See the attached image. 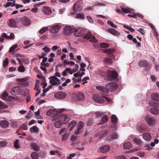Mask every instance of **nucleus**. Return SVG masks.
Masks as SVG:
<instances>
[{
	"mask_svg": "<svg viewBox=\"0 0 159 159\" xmlns=\"http://www.w3.org/2000/svg\"><path fill=\"white\" fill-rule=\"evenodd\" d=\"M46 114L47 115L54 118L55 116L58 115L59 114L57 110H51L48 111L47 112Z\"/></svg>",
	"mask_w": 159,
	"mask_h": 159,
	"instance_id": "ddd939ff",
	"label": "nucleus"
},
{
	"mask_svg": "<svg viewBox=\"0 0 159 159\" xmlns=\"http://www.w3.org/2000/svg\"><path fill=\"white\" fill-rule=\"evenodd\" d=\"M61 28V26L60 25H56L51 27L49 31L52 33L55 34L57 33Z\"/></svg>",
	"mask_w": 159,
	"mask_h": 159,
	"instance_id": "9d476101",
	"label": "nucleus"
},
{
	"mask_svg": "<svg viewBox=\"0 0 159 159\" xmlns=\"http://www.w3.org/2000/svg\"><path fill=\"white\" fill-rule=\"evenodd\" d=\"M21 65L19 66L18 67V70L21 72H23L25 71V68L23 65L22 64H20Z\"/></svg>",
	"mask_w": 159,
	"mask_h": 159,
	"instance_id": "ea45409f",
	"label": "nucleus"
},
{
	"mask_svg": "<svg viewBox=\"0 0 159 159\" xmlns=\"http://www.w3.org/2000/svg\"><path fill=\"white\" fill-rule=\"evenodd\" d=\"M138 128L139 130L141 131H143L145 129V128L143 125H142L141 126H140L139 127V128Z\"/></svg>",
	"mask_w": 159,
	"mask_h": 159,
	"instance_id": "680f3d73",
	"label": "nucleus"
},
{
	"mask_svg": "<svg viewBox=\"0 0 159 159\" xmlns=\"http://www.w3.org/2000/svg\"><path fill=\"white\" fill-rule=\"evenodd\" d=\"M42 10L44 13L46 14H49L52 13V11L50 8L47 6L44 7Z\"/></svg>",
	"mask_w": 159,
	"mask_h": 159,
	"instance_id": "b1692460",
	"label": "nucleus"
},
{
	"mask_svg": "<svg viewBox=\"0 0 159 159\" xmlns=\"http://www.w3.org/2000/svg\"><path fill=\"white\" fill-rule=\"evenodd\" d=\"M9 96L8 95V94L6 92H4L1 95V98L4 100L7 101L9 99Z\"/></svg>",
	"mask_w": 159,
	"mask_h": 159,
	"instance_id": "2f4dec72",
	"label": "nucleus"
},
{
	"mask_svg": "<svg viewBox=\"0 0 159 159\" xmlns=\"http://www.w3.org/2000/svg\"><path fill=\"white\" fill-rule=\"evenodd\" d=\"M111 121L112 123L115 124L118 121V119L115 115H112L111 116Z\"/></svg>",
	"mask_w": 159,
	"mask_h": 159,
	"instance_id": "4c0bfd02",
	"label": "nucleus"
},
{
	"mask_svg": "<svg viewBox=\"0 0 159 159\" xmlns=\"http://www.w3.org/2000/svg\"><path fill=\"white\" fill-rule=\"evenodd\" d=\"M103 98L96 94H94L93 96V100L95 102H98L101 103L104 100Z\"/></svg>",
	"mask_w": 159,
	"mask_h": 159,
	"instance_id": "f3484780",
	"label": "nucleus"
},
{
	"mask_svg": "<svg viewBox=\"0 0 159 159\" xmlns=\"http://www.w3.org/2000/svg\"><path fill=\"white\" fill-rule=\"evenodd\" d=\"M115 50L114 49H107L103 51L105 53H107L108 54V58L105 59L104 60V63L106 64H109L111 62V59H114V56L113 53L115 52Z\"/></svg>",
	"mask_w": 159,
	"mask_h": 159,
	"instance_id": "7ed1b4c3",
	"label": "nucleus"
},
{
	"mask_svg": "<svg viewBox=\"0 0 159 159\" xmlns=\"http://www.w3.org/2000/svg\"><path fill=\"white\" fill-rule=\"evenodd\" d=\"M148 64L147 61L145 60H141L138 62V65L140 67H146Z\"/></svg>",
	"mask_w": 159,
	"mask_h": 159,
	"instance_id": "412c9836",
	"label": "nucleus"
},
{
	"mask_svg": "<svg viewBox=\"0 0 159 159\" xmlns=\"http://www.w3.org/2000/svg\"><path fill=\"white\" fill-rule=\"evenodd\" d=\"M152 99L154 100L159 101V94L153 93L152 95Z\"/></svg>",
	"mask_w": 159,
	"mask_h": 159,
	"instance_id": "7c9ffc66",
	"label": "nucleus"
},
{
	"mask_svg": "<svg viewBox=\"0 0 159 159\" xmlns=\"http://www.w3.org/2000/svg\"><path fill=\"white\" fill-rule=\"evenodd\" d=\"M107 24L110 25L112 27L115 28H117V26L116 25L114 24L112 22H111V20H108L107 21Z\"/></svg>",
	"mask_w": 159,
	"mask_h": 159,
	"instance_id": "8fccbe9b",
	"label": "nucleus"
},
{
	"mask_svg": "<svg viewBox=\"0 0 159 159\" xmlns=\"http://www.w3.org/2000/svg\"><path fill=\"white\" fill-rule=\"evenodd\" d=\"M57 116H58V118L59 119L61 120L62 123L63 124H66L68 121L69 119L67 116L65 114H59Z\"/></svg>",
	"mask_w": 159,
	"mask_h": 159,
	"instance_id": "423d86ee",
	"label": "nucleus"
},
{
	"mask_svg": "<svg viewBox=\"0 0 159 159\" xmlns=\"http://www.w3.org/2000/svg\"><path fill=\"white\" fill-rule=\"evenodd\" d=\"M145 119L147 121L148 125L150 126H153L156 123V120L154 117H151L148 116L145 117Z\"/></svg>",
	"mask_w": 159,
	"mask_h": 159,
	"instance_id": "20e7f679",
	"label": "nucleus"
},
{
	"mask_svg": "<svg viewBox=\"0 0 159 159\" xmlns=\"http://www.w3.org/2000/svg\"><path fill=\"white\" fill-rule=\"evenodd\" d=\"M22 23L26 26H30L31 21L30 19L27 17H24L22 19Z\"/></svg>",
	"mask_w": 159,
	"mask_h": 159,
	"instance_id": "2eb2a0df",
	"label": "nucleus"
},
{
	"mask_svg": "<svg viewBox=\"0 0 159 159\" xmlns=\"http://www.w3.org/2000/svg\"><path fill=\"white\" fill-rule=\"evenodd\" d=\"M143 139L146 141H149L151 139V136L148 133H144L143 134Z\"/></svg>",
	"mask_w": 159,
	"mask_h": 159,
	"instance_id": "cd10ccee",
	"label": "nucleus"
},
{
	"mask_svg": "<svg viewBox=\"0 0 159 159\" xmlns=\"http://www.w3.org/2000/svg\"><path fill=\"white\" fill-rule=\"evenodd\" d=\"M53 120L54 121V125L56 127L59 128L61 127L62 122L59 119L57 116H56L53 118Z\"/></svg>",
	"mask_w": 159,
	"mask_h": 159,
	"instance_id": "4468645a",
	"label": "nucleus"
},
{
	"mask_svg": "<svg viewBox=\"0 0 159 159\" xmlns=\"http://www.w3.org/2000/svg\"><path fill=\"white\" fill-rule=\"evenodd\" d=\"M84 125V123L82 121H80L77 123V129L75 132V134L76 135H78L80 133V130L83 127Z\"/></svg>",
	"mask_w": 159,
	"mask_h": 159,
	"instance_id": "6e6552de",
	"label": "nucleus"
},
{
	"mask_svg": "<svg viewBox=\"0 0 159 159\" xmlns=\"http://www.w3.org/2000/svg\"><path fill=\"white\" fill-rule=\"evenodd\" d=\"M58 48V47L57 46H53L51 48V49L53 52H55Z\"/></svg>",
	"mask_w": 159,
	"mask_h": 159,
	"instance_id": "69168bd1",
	"label": "nucleus"
},
{
	"mask_svg": "<svg viewBox=\"0 0 159 159\" xmlns=\"http://www.w3.org/2000/svg\"><path fill=\"white\" fill-rule=\"evenodd\" d=\"M49 79L50 80V83L52 85H55L60 82V80L55 75L51 76Z\"/></svg>",
	"mask_w": 159,
	"mask_h": 159,
	"instance_id": "0eeeda50",
	"label": "nucleus"
},
{
	"mask_svg": "<svg viewBox=\"0 0 159 159\" xmlns=\"http://www.w3.org/2000/svg\"><path fill=\"white\" fill-rule=\"evenodd\" d=\"M96 89L100 91V93L104 95H106L108 91L106 88L104 87L98 86L96 87Z\"/></svg>",
	"mask_w": 159,
	"mask_h": 159,
	"instance_id": "a211bd4d",
	"label": "nucleus"
},
{
	"mask_svg": "<svg viewBox=\"0 0 159 159\" xmlns=\"http://www.w3.org/2000/svg\"><path fill=\"white\" fill-rule=\"evenodd\" d=\"M73 9L75 12L80 11L81 10V7L80 2L77 1L75 3L73 7Z\"/></svg>",
	"mask_w": 159,
	"mask_h": 159,
	"instance_id": "9b49d317",
	"label": "nucleus"
},
{
	"mask_svg": "<svg viewBox=\"0 0 159 159\" xmlns=\"http://www.w3.org/2000/svg\"><path fill=\"white\" fill-rule=\"evenodd\" d=\"M30 146L32 149L34 150L38 151L39 150V148L37 144L35 142H32L30 143Z\"/></svg>",
	"mask_w": 159,
	"mask_h": 159,
	"instance_id": "393cba45",
	"label": "nucleus"
},
{
	"mask_svg": "<svg viewBox=\"0 0 159 159\" xmlns=\"http://www.w3.org/2000/svg\"><path fill=\"white\" fill-rule=\"evenodd\" d=\"M106 87L107 91L112 92L117 88V86L116 83L111 82L107 84Z\"/></svg>",
	"mask_w": 159,
	"mask_h": 159,
	"instance_id": "39448f33",
	"label": "nucleus"
},
{
	"mask_svg": "<svg viewBox=\"0 0 159 159\" xmlns=\"http://www.w3.org/2000/svg\"><path fill=\"white\" fill-rule=\"evenodd\" d=\"M75 67L73 69L74 72H76L78 70L79 68V66L77 64H75Z\"/></svg>",
	"mask_w": 159,
	"mask_h": 159,
	"instance_id": "e2e57ef3",
	"label": "nucleus"
},
{
	"mask_svg": "<svg viewBox=\"0 0 159 159\" xmlns=\"http://www.w3.org/2000/svg\"><path fill=\"white\" fill-rule=\"evenodd\" d=\"M15 57H16V59L20 64H21L22 61H24L25 57L23 54L16 53L15 55Z\"/></svg>",
	"mask_w": 159,
	"mask_h": 159,
	"instance_id": "dca6fc26",
	"label": "nucleus"
},
{
	"mask_svg": "<svg viewBox=\"0 0 159 159\" xmlns=\"http://www.w3.org/2000/svg\"><path fill=\"white\" fill-rule=\"evenodd\" d=\"M109 139H117L118 138V136L116 133L113 132L110 134L109 135Z\"/></svg>",
	"mask_w": 159,
	"mask_h": 159,
	"instance_id": "c85d7f7f",
	"label": "nucleus"
},
{
	"mask_svg": "<svg viewBox=\"0 0 159 159\" xmlns=\"http://www.w3.org/2000/svg\"><path fill=\"white\" fill-rule=\"evenodd\" d=\"M66 130L65 128H63L59 132V134L60 135L62 134H65Z\"/></svg>",
	"mask_w": 159,
	"mask_h": 159,
	"instance_id": "4d7b16f0",
	"label": "nucleus"
},
{
	"mask_svg": "<svg viewBox=\"0 0 159 159\" xmlns=\"http://www.w3.org/2000/svg\"><path fill=\"white\" fill-rule=\"evenodd\" d=\"M99 74L101 77H104L106 76V79L108 80H117V73L114 70L109 72L107 75L106 73L103 71H100Z\"/></svg>",
	"mask_w": 159,
	"mask_h": 159,
	"instance_id": "f03ea898",
	"label": "nucleus"
},
{
	"mask_svg": "<svg viewBox=\"0 0 159 159\" xmlns=\"http://www.w3.org/2000/svg\"><path fill=\"white\" fill-rule=\"evenodd\" d=\"M42 50H43L44 52H42L41 55L43 56H45L50 51V49L49 47H45L43 48Z\"/></svg>",
	"mask_w": 159,
	"mask_h": 159,
	"instance_id": "a878e982",
	"label": "nucleus"
},
{
	"mask_svg": "<svg viewBox=\"0 0 159 159\" xmlns=\"http://www.w3.org/2000/svg\"><path fill=\"white\" fill-rule=\"evenodd\" d=\"M16 80L17 81L20 82L21 84H23V85L27 83V79L26 78L18 79Z\"/></svg>",
	"mask_w": 159,
	"mask_h": 159,
	"instance_id": "72a5a7b5",
	"label": "nucleus"
},
{
	"mask_svg": "<svg viewBox=\"0 0 159 159\" xmlns=\"http://www.w3.org/2000/svg\"><path fill=\"white\" fill-rule=\"evenodd\" d=\"M63 63L64 64L66 65H69L70 66L75 64V63L74 61H68L66 60H64Z\"/></svg>",
	"mask_w": 159,
	"mask_h": 159,
	"instance_id": "c9c22d12",
	"label": "nucleus"
},
{
	"mask_svg": "<svg viewBox=\"0 0 159 159\" xmlns=\"http://www.w3.org/2000/svg\"><path fill=\"white\" fill-rule=\"evenodd\" d=\"M108 120V117L106 116H105L102 117V119L101 120L100 123H99V125L102 124L106 122H107Z\"/></svg>",
	"mask_w": 159,
	"mask_h": 159,
	"instance_id": "e433bc0d",
	"label": "nucleus"
},
{
	"mask_svg": "<svg viewBox=\"0 0 159 159\" xmlns=\"http://www.w3.org/2000/svg\"><path fill=\"white\" fill-rule=\"evenodd\" d=\"M100 46L102 48H107L109 47V45L108 43H102L100 44Z\"/></svg>",
	"mask_w": 159,
	"mask_h": 159,
	"instance_id": "de8ad7c7",
	"label": "nucleus"
},
{
	"mask_svg": "<svg viewBox=\"0 0 159 159\" xmlns=\"http://www.w3.org/2000/svg\"><path fill=\"white\" fill-rule=\"evenodd\" d=\"M76 124V122L74 121H71L68 124V126L71 129H72L75 126Z\"/></svg>",
	"mask_w": 159,
	"mask_h": 159,
	"instance_id": "a18cd8bd",
	"label": "nucleus"
},
{
	"mask_svg": "<svg viewBox=\"0 0 159 159\" xmlns=\"http://www.w3.org/2000/svg\"><path fill=\"white\" fill-rule=\"evenodd\" d=\"M66 96V93L62 92H57L54 94L55 97L58 99H64Z\"/></svg>",
	"mask_w": 159,
	"mask_h": 159,
	"instance_id": "1a4fd4ad",
	"label": "nucleus"
},
{
	"mask_svg": "<svg viewBox=\"0 0 159 159\" xmlns=\"http://www.w3.org/2000/svg\"><path fill=\"white\" fill-rule=\"evenodd\" d=\"M100 151L103 153H104L108 152L110 149V147L109 146L106 145L102 146L100 148Z\"/></svg>",
	"mask_w": 159,
	"mask_h": 159,
	"instance_id": "6ab92c4d",
	"label": "nucleus"
},
{
	"mask_svg": "<svg viewBox=\"0 0 159 159\" xmlns=\"http://www.w3.org/2000/svg\"><path fill=\"white\" fill-rule=\"evenodd\" d=\"M152 112L154 114H157L158 113V110L157 108H155L152 110Z\"/></svg>",
	"mask_w": 159,
	"mask_h": 159,
	"instance_id": "0e129e2a",
	"label": "nucleus"
},
{
	"mask_svg": "<svg viewBox=\"0 0 159 159\" xmlns=\"http://www.w3.org/2000/svg\"><path fill=\"white\" fill-rule=\"evenodd\" d=\"M67 73H69L70 74H72L74 72L73 70L70 68H66L64 71L62 72V75L65 77Z\"/></svg>",
	"mask_w": 159,
	"mask_h": 159,
	"instance_id": "aec40b11",
	"label": "nucleus"
},
{
	"mask_svg": "<svg viewBox=\"0 0 159 159\" xmlns=\"http://www.w3.org/2000/svg\"><path fill=\"white\" fill-rule=\"evenodd\" d=\"M7 144V142L5 141H1L0 142V147H4Z\"/></svg>",
	"mask_w": 159,
	"mask_h": 159,
	"instance_id": "603ef678",
	"label": "nucleus"
},
{
	"mask_svg": "<svg viewBox=\"0 0 159 159\" xmlns=\"http://www.w3.org/2000/svg\"><path fill=\"white\" fill-rule=\"evenodd\" d=\"M93 124V121L92 119H89L87 121V124L88 126H92Z\"/></svg>",
	"mask_w": 159,
	"mask_h": 159,
	"instance_id": "6e6d98bb",
	"label": "nucleus"
},
{
	"mask_svg": "<svg viewBox=\"0 0 159 159\" xmlns=\"http://www.w3.org/2000/svg\"><path fill=\"white\" fill-rule=\"evenodd\" d=\"M8 39H13L14 37V35L13 34L11 33H8Z\"/></svg>",
	"mask_w": 159,
	"mask_h": 159,
	"instance_id": "13d9d810",
	"label": "nucleus"
},
{
	"mask_svg": "<svg viewBox=\"0 0 159 159\" xmlns=\"http://www.w3.org/2000/svg\"><path fill=\"white\" fill-rule=\"evenodd\" d=\"M40 112L39 110V109H38L37 112H35L34 114L36 118L42 119L43 118V117L40 116Z\"/></svg>",
	"mask_w": 159,
	"mask_h": 159,
	"instance_id": "37998d69",
	"label": "nucleus"
},
{
	"mask_svg": "<svg viewBox=\"0 0 159 159\" xmlns=\"http://www.w3.org/2000/svg\"><path fill=\"white\" fill-rule=\"evenodd\" d=\"M16 68L14 67H11L9 68V71L10 72H12L16 70Z\"/></svg>",
	"mask_w": 159,
	"mask_h": 159,
	"instance_id": "052dcab7",
	"label": "nucleus"
},
{
	"mask_svg": "<svg viewBox=\"0 0 159 159\" xmlns=\"http://www.w3.org/2000/svg\"><path fill=\"white\" fill-rule=\"evenodd\" d=\"M22 91L21 87L19 86H15L13 87L11 91L12 95H16L20 92Z\"/></svg>",
	"mask_w": 159,
	"mask_h": 159,
	"instance_id": "f8f14e48",
	"label": "nucleus"
},
{
	"mask_svg": "<svg viewBox=\"0 0 159 159\" xmlns=\"http://www.w3.org/2000/svg\"><path fill=\"white\" fill-rule=\"evenodd\" d=\"M84 98V96L82 93L79 92L78 93L77 95V99L78 100L81 101L83 100Z\"/></svg>",
	"mask_w": 159,
	"mask_h": 159,
	"instance_id": "f704fd0d",
	"label": "nucleus"
},
{
	"mask_svg": "<svg viewBox=\"0 0 159 159\" xmlns=\"http://www.w3.org/2000/svg\"><path fill=\"white\" fill-rule=\"evenodd\" d=\"M121 9L122 11L125 13H131L133 10L129 8H124L121 7Z\"/></svg>",
	"mask_w": 159,
	"mask_h": 159,
	"instance_id": "c756f323",
	"label": "nucleus"
},
{
	"mask_svg": "<svg viewBox=\"0 0 159 159\" xmlns=\"http://www.w3.org/2000/svg\"><path fill=\"white\" fill-rule=\"evenodd\" d=\"M132 147V145L129 142H127L123 143V148L125 149H130Z\"/></svg>",
	"mask_w": 159,
	"mask_h": 159,
	"instance_id": "bb28decb",
	"label": "nucleus"
},
{
	"mask_svg": "<svg viewBox=\"0 0 159 159\" xmlns=\"http://www.w3.org/2000/svg\"><path fill=\"white\" fill-rule=\"evenodd\" d=\"M89 41L93 43H95L97 41V40L94 36H91Z\"/></svg>",
	"mask_w": 159,
	"mask_h": 159,
	"instance_id": "bf43d9fd",
	"label": "nucleus"
},
{
	"mask_svg": "<svg viewBox=\"0 0 159 159\" xmlns=\"http://www.w3.org/2000/svg\"><path fill=\"white\" fill-rule=\"evenodd\" d=\"M30 131L32 133H37L39 132V129L36 126H34L30 128Z\"/></svg>",
	"mask_w": 159,
	"mask_h": 159,
	"instance_id": "473e14b6",
	"label": "nucleus"
},
{
	"mask_svg": "<svg viewBox=\"0 0 159 159\" xmlns=\"http://www.w3.org/2000/svg\"><path fill=\"white\" fill-rule=\"evenodd\" d=\"M7 107V106L6 105L0 101V109H5Z\"/></svg>",
	"mask_w": 159,
	"mask_h": 159,
	"instance_id": "864d4df0",
	"label": "nucleus"
},
{
	"mask_svg": "<svg viewBox=\"0 0 159 159\" xmlns=\"http://www.w3.org/2000/svg\"><path fill=\"white\" fill-rule=\"evenodd\" d=\"M134 142L138 145H141L142 144V142L141 140L137 138H134Z\"/></svg>",
	"mask_w": 159,
	"mask_h": 159,
	"instance_id": "58836bf2",
	"label": "nucleus"
},
{
	"mask_svg": "<svg viewBox=\"0 0 159 159\" xmlns=\"http://www.w3.org/2000/svg\"><path fill=\"white\" fill-rule=\"evenodd\" d=\"M7 24L9 26L14 27L16 25V22L15 19L11 18L8 20Z\"/></svg>",
	"mask_w": 159,
	"mask_h": 159,
	"instance_id": "5701e85b",
	"label": "nucleus"
},
{
	"mask_svg": "<svg viewBox=\"0 0 159 159\" xmlns=\"http://www.w3.org/2000/svg\"><path fill=\"white\" fill-rule=\"evenodd\" d=\"M48 27H45L42 28L39 31V33L42 34L45 32L46 31L48 30Z\"/></svg>",
	"mask_w": 159,
	"mask_h": 159,
	"instance_id": "3c124183",
	"label": "nucleus"
},
{
	"mask_svg": "<svg viewBox=\"0 0 159 159\" xmlns=\"http://www.w3.org/2000/svg\"><path fill=\"white\" fill-rule=\"evenodd\" d=\"M76 18L77 19H84V15L83 14L81 13H78L76 16Z\"/></svg>",
	"mask_w": 159,
	"mask_h": 159,
	"instance_id": "09e8293b",
	"label": "nucleus"
},
{
	"mask_svg": "<svg viewBox=\"0 0 159 159\" xmlns=\"http://www.w3.org/2000/svg\"><path fill=\"white\" fill-rule=\"evenodd\" d=\"M2 37L4 38L5 39H8V34H7L5 33H2L1 35Z\"/></svg>",
	"mask_w": 159,
	"mask_h": 159,
	"instance_id": "338daca9",
	"label": "nucleus"
},
{
	"mask_svg": "<svg viewBox=\"0 0 159 159\" xmlns=\"http://www.w3.org/2000/svg\"><path fill=\"white\" fill-rule=\"evenodd\" d=\"M15 1L14 0L13 1V2L11 3L10 2H7L5 5V7H8L10 6H11V7H12L13 6H14L15 5Z\"/></svg>",
	"mask_w": 159,
	"mask_h": 159,
	"instance_id": "79ce46f5",
	"label": "nucleus"
},
{
	"mask_svg": "<svg viewBox=\"0 0 159 159\" xmlns=\"http://www.w3.org/2000/svg\"><path fill=\"white\" fill-rule=\"evenodd\" d=\"M19 140L18 139L16 140L14 142V146L15 148L18 149L20 147V144L19 143Z\"/></svg>",
	"mask_w": 159,
	"mask_h": 159,
	"instance_id": "49530a36",
	"label": "nucleus"
},
{
	"mask_svg": "<svg viewBox=\"0 0 159 159\" xmlns=\"http://www.w3.org/2000/svg\"><path fill=\"white\" fill-rule=\"evenodd\" d=\"M31 157L32 159H38V153L36 152H33L31 154Z\"/></svg>",
	"mask_w": 159,
	"mask_h": 159,
	"instance_id": "a19ab883",
	"label": "nucleus"
},
{
	"mask_svg": "<svg viewBox=\"0 0 159 159\" xmlns=\"http://www.w3.org/2000/svg\"><path fill=\"white\" fill-rule=\"evenodd\" d=\"M8 64V60L7 58H6L3 62V66L5 67L7 66Z\"/></svg>",
	"mask_w": 159,
	"mask_h": 159,
	"instance_id": "5fc2aeb1",
	"label": "nucleus"
},
{
	"mask_svg": "<svg viewBox=\"0 0 159 159\" xmlns=\"http://www.w3.org/2000/svg\"><path fill=\"white\" fill-rule=\"evenodd\" d=\"M2 118H0V125L2 127L6 128L8 125V122L5 120H2Z\"/></svg>",
	"mask_w": 159,
	"mask_h": 159,
	"instance_id": "4be33fe9",
	"label": "nucleus"
},
{
	"mask_svg": "<svg viewBox=\"0 0 159 159\" xmlns=\"http://www.w3.org/2000/svg\"><path fill=\"white\" fill-rule=\"evenodd\" d=\"M64 30L66 34H68L71 33H74V35L77 37L83 36L85 34L84 30L81 28H75L67 25L64 27Z\"/></svg>",
	"mask_w": 159,
	"mask_h": 159,
	"instance_id": "f257e3e1",
	"label": "nucleus"
},
{
	"mask_svg": "<svg viewBox=\"0 0 159 159\" xmlns=\"http://www.w3.org/2000/svg\"><path fill=\"white\" fill-rule=\"evenodd\" d=\"M18 45L17 44H15L13 45L9 49V52H14V50L17 47Z\"/></svg>",
	"mask_w": 159,
	"mask_h": 159,
	"instance_id": "c03bdc74",
	"label": "nucleus"
},
{
	"mask_svg": "<svg viewBox=\"0 0 159 159\" xmlns=\"http://www.w3.org/2000/svg\"><path fill=\"white\" fill-rule=\"evenodd\" d=\"M87 18L88 19V21L90 23H93V20L92 18L89 16H86Z\"/></svg>",
	"mask_w": 159,
	"mask_h": 159,
	"instance_id": "774afa93",
	"label": "nucleus"
}]
</instances>
